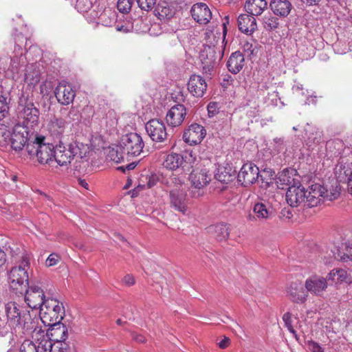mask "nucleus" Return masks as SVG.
<instances>
[{
    "label": "nucleus",
    "instance_id": "48",
    "mask_svg": "<svg viewBox=\"0 0 352 352\" xmlns=\"http://www.w3.org/2000/svg\"><path fill=\"white\" fill-rule=\"evenodd\" d=\"M283 320L285 324L287 327V329L289 331V332H291L292 333L295 335L296 331L294 329V327L292 325L291 314L289 312L285 313L283 316Z\"/></svg>",
    "mask_w": 352,
    "mask_h": 352
},
{
    "label": "nucleus",
    "instance_id": "47",
    "mask_svg": "<svg viewBox=\"0 0 352 352\" xmlns=\"http://www.w3.org/2000/svg\"><path fill=\"white\" fill-rule=\"evenodd\" d=\"M8 106L6 101V98L0 96V121L5 118L8 111Z\"/></svg>",
    "mask_w": 352,
    "mask_h": 352
},
{
    "label": "nucleus",
    "instance_id": "11",
    "mask_svg": "<svg viewBox=\"0 0 352 352\" xmlns=\"http://www.w3.org/2000/svg\"><path fill=\"white\" fill-rule=\"evenodd\" d=\"M25 301L32 309H40L45 302V297L43 290L36 285H28L25 287Z\"/></svg>",
    "mask_w": 352,
    "mask_h": 352
},
{
    "label": "nucleus",
    "instance_id": "18",
    "mask_svg": "<svg viewBox=\"0 0 352 352\" xmlns=\"http://www.w3.org/2000/svg\"><path fill=\"white\" fill-rule=\"evenodd\" d=\"M206 134L204 127L197 123L189 126L183 135V140L185 142L190 145H196L203 140Z\"/></svg>",
    "mask_w": 352,
    "mask_h": 352
},
{
    "label": "nucleus",
    "instance_id": "45",
    "mask_svg": "<svg viewBox=\"0 0 352 352\" xmlns=\"http://www.w3.org/2000/svg\"><path fill=\"white\" fill-rule=\"evenodd\" d=\"M134 0H118L117 3L118 10L122 13H129Z\"/></svg>",
    "mask_w": 352,
    "mask_h": 352
},
{
    "label": "nucleus",
    "instance_id": "52",
    "mask_svg": "<svg viewBox=\"0 0 352 352\" xmlns=\"http://www.w3.org/2000/svg\"><path fill=\"white\" fill-rule=\"evenodd\" d=\"M60 261V257L56 254H51L46 260V265L48 267L56 265Z\"/></svg>",
    "mask_w": 352,
    "mask_h": 352
},
{
    "label": "nucleus",
    "instance_id": "59",
    "mask_svg": "<svg viewBox=\"0 0 352 352\" xmlns=\"http://www.w3.org/2000/svg\"><path fill=\"white\" fill-rule=\"evenodd\" d=\"M170 181L172 183L175 184V188H177L178 186H182L184 184V179L177 177L176 175H173L170 178Z\"/></svg>",
    "mask_w": 352,
    "mask_h": 352
},
{
    "label": "nucleus",
    "instance_id": "16",
    "mask_svg": "<svg viewBox=\"0 0 352 352\" xmlns=\"http://www.w3.org/2000/svg\"><path fill=\"white\" fill-rule=\"evenodd\" d=\"M54 94L58 102L63 105L72 103L76 96V91L73 87L65 80L58 83Z\"/></svg>",
    "mask_w": 352,
    "mask_h": 352
},
{
    "label": "nucleus",
    "instance_id": "49",
    "mask_svg": "<svg viewBox=\"0 0 352 352\" xmlns=\"http://www.w3.org/2000/svg\"><path fill=\"white\" fill-rule=\"evenodd\" d=\"M146 179L148 180L146 182V184L145 185V184H140L138 185V187H141L142 188H143L146 186L148 188H151L153 187L154 186H155L158 182V177L155 175H152L149 176L148 177H146Z\"/></svg>",
    "mask_w": 352,
    "mask_h": 352
},
{
    "label": "nucleus",
    "instance_id": "23",
    "mask_svg": "<svg viewBox=\"0 0 352 352\" xmlns=\"http://www.w3.org/2000/svg\"><path fill=\"white\" fill-rule=\"evenodd\" d=\"M193 19L199 24H207L212 18V12L208 6L204 3L194 4L190 9Z\"/></svg>",
    "mask_w": 352,
    "mask_h": 352
},
{
    "label": "nucleus",
    "instance_id": "24",
    "mask_svg": "<svg viewBox=\"0 0 352 352\" xmlns=\"http://www.w3.org/2000/svg\"><path fill=\"white\" fill-rule=\"evenodd\" d=\"M188 89L193 96L202 97L207 89L206 80L199 75H192L188 82Z\"/></svg>",
    "mask_w": 352,
    "mask_h": 352
},
{
    "label": "nucleus",
    "instance_id": "32",
    "mask_svg": "<svg viewBox=\"0 0 352 352\" xmlns=\"http://www.w3.org/2000/svg\"><path fill=\"white\" fill-rule=\"evenodd\" d=\"M306 143L309 147L318 144L322 140V133L316 126L307 124L305 128Z\"/></svg>",
    "mask_w": 352,
    "mask_h": 352
},
{
    "label": "nucleus",
    "instance_id": "58",
    "mask_svg": "<svg viewBox=\"0 0 352 352\" xmlns=\"http://www.w3.org/2000/svg\"><path fill=\"white\" fill-rule=\"evenodd\" d=\"M19 61L18 56H14L10 61V67L13 72H17Z\"/></svg>",
    "mask_w": 352,
    "mask_h": 352
},
{
    "label": "nucleus",
    "instance_id": "38",
    "mask_svg": "<svg viewBox=\"0 0 352 352\" xmlns=\"http://www.w3.org/2000/svg\"><path fill=\"white\" fill-rule=\"evenodd\" d=\"M210 232H214V237L218 241L226 240L229 236V229L226 224L219 223L209 228Z\"/></svg>",
    "mask_w": 352,
    "mask_h": 352
},
{
    "label": "nucleus",
    "instance_id": "2",
    "mask_svg": "<svg viewBox=\"0 0 352 352\" xmlns=\"http://www.w3.org/2000/svg\"><path fill=\"white\" fill-rule=\"evenodd\" d=\"M89 153V147L83 143L75 141L68 144L67 147L62 143L56 146L54 162L60 166H66L72 160H82Z\"/></svg>",
    "mask_w": 352,
    "mask_h": 352
},
{
    "label": "nucleus",
    "instance_id": "46",
    "mask_svg": "<svg viewBox=\"0 0 352 352\" xmlns=\"http://www.w3.org/2000/svg\"><path fill=\"white\" fill-rule=\"evenodd\" d=\"M157 0H137L138 6L144 10H152L156 4Z\"/></svg>",
    "mask_w": 352,
    "mask_h": 352
},
{
    "label": "nucleus",
    "instance_id": "22",
    "mask_svg": "<svg viewBox=\"0 0 352 352\" xmlns=\"http://www.w3.org/2000/svg\"><path fill=\"white\" fill-rule=\"evenodd\" d=\"M307 193V206H317L324 199L325 188L320 184H312L305 190Z\"/></svg>",
    "mask_w": 352,
    "mask_h": 352
},
{
    "label": "nucleus",
    "instance_id": "50",
    "mask_svg": "<svg viewBox=\"0 0 352 352\" xmlns=\"http://www.w3.org/2000/svg\"><path fill=\"white\" fill-rule=\"evenodd\" d=\"M207 109L209 117H214L219 113V104L216 102H210L208 104Z\"/></svg>",
    "mask_w": 352,
    "mask_h": 352
},
{
    "label": "nucleus",
    "instance_id": "20",
    "mask_svg": "<svg viewBox=\"0 0 352 352\" xmlns=\"http://www.w3.org/2000/svg\"><path fill=\"white\" fill-rule=\"evenodd\" d=\"M327 286V278L318 275L311 276L306 280L305 283V287L307 292L319 296L323 294Z\"/></svg>",
    "mask_w": 352,
    "mask_h": 352
},
{
    "label": "nucleus",
    "instance_id": "43",
    "mask_svg": "<svg viewBox=\"0 0 352 352\" xmlns=\"http://www.w3.org/2000/svg\"><path fill=\"white\" fill-rule=\"evenodd\" d=\"M325 191L324 199L333 201L339 197L340 188L336 184L335 186H332L329 190L325 188Z\"/></svg>",
    "mask_w": 352,
    "mask_h": 352
},
{
    "label": "nucleus",
    "instance_id": "40",
    "mask_svg": "<svg viewBox=\"0 0 352 352\" xmlns=\"http://www.w3.org/2000/svg\"><path fill=\"white\" fill-rule=\"evenodd\" d=\"M126 156V154L122 153V151L120 148V145L116 146L113 148H109L107 158L110 161H113L116 163H120L124 157Z\"/></svg>",
    "mask_w": 352,
    "mask_h": 352
},
{
    "label": "nucleus",
    "instance_id": "35",
    "mask_svg": "<svg viewBox=\"0 0 352 352\" xmlns=\"http://www.w3.org/2000/svg\"><path fill=\"white\" fill-rule=\"evenodd\" d=\"M97 17L98 23L104 26L110 27L116 21V13L110 8H105Z\"/></svg>",
    "mask_w": 352,
    "mask_h": 352
},
{
    "label": "nucleus",
    "instance_id": "56",
    "mask_svg": "<svg viewBox=\"0 0 352 352\" xmlns=\"http://www.w3.org/2000/svg\"><path fill=\"white\" fill-rule=\"evenodd\" d=\"M309 348L312 352H323L321 346L317 342L314 341L309 342Z\"/></svg>",
    "mask_w": 352,
    "mask_h": 352
},
{
    "label": "nucleus",
    "instance_id": "61",
    "mask_svg": "<svg viewBox=\"0 0 352 352\" xmlns=\"http://www.w3.org/2000/svg\"><path fill=\"white\" fill-rule=\"evenodd\" d=\"M229 344L230 339L228 338L225 337L224 339L219 343V346L221 349H226L228 346Z\"/></svg>",
    "mask_w": 352,
    "mask_h": 352
},
{
    "label": "nucleus",
    "instance_id": "25",
    "mask_svg": "<svg viewBox=\"0 0 352 352\" xmlns=\"http://www.w3.org/2000/svg\"><path fill=\"white\" fill-rule=\"evenodd\" d=\"M185 157L179 153H172L166 155V158L163 162V166L168 170H176L181 168L182 170H185L186 168L189 167V164L186 162Z\"/></svg>",
    "mask_w": 352,
    "mask_h": 352
},
{
    "label": "nucleus",
    "instance_id": "13",
    "mask_svg": "<svg viewBox=\"0 0 352 352\" xmlns=\"http://www.w3.org/2000/svg\"><path fill=\"white\" fill-rule=\"evenodd\" d=\"M307 193L305 188L299 183L289 186L286 192V200L292 207H297L302 203L307 206Z\"/></svg>",
    "mask_w": 352,
    "mask_h": 352
},
{
    "label": "nucleus",
    "instance_id": "15",
    "mask_svg": "<svg viewBox=\"0 0 352 352\" xmlns=\"http://www.w3.org/2000/svg\"><path fill=\"white\" fill-rule=\"evenodd\" d=\"M19 106L21 108V113L24 119L32 123L37 122L39 110L34 106L32 98L28 96L23 94L19 98Z\"/></svg>",
    "mask_w": 352,
    "mask_h": 352
},
{
    "label": "nucleus",
    "instance_id": "26",
    "mask_svg": "<svg viewBox=\"0 0 352 352\" xmlns=\"http://www.w3.org/2000/svg\"><path fill=\"white\" fill-rule=\"evenodd\" d=\"M177 4L163 1L155 9V14L160 21H167L175 17L177 11Z\"/></svg>",
    "mask_w": 352,
    "mask_h": 352
},
{
    "label": "nucleus",
    "instance_id": "39",
    "mask_svg": "<svg viewBox=\"0 0 352 352\" xmlns=\"http://www.w3.org/2000/svg\"><path fill=\"white\" fill-rule=\"evenodd\" d=\"M11 131L10 126L0 122V147L7 149L9 146Z\"/></svg>",
    "mask_w": 352,
    "mask_h": 352
},
{
    "label": "nucleus",
    "instance_id": "8",
    "mask_svg": "<svg viewBox=\"0 0 352 352\" xmlns=\"http://www.w3.org/2000/svg\"><path fill=\"white\" fill-rule=\"evenodd\" d=\"M144 144L142 137L135 133L124 135L120 142V148L126 157L138 156L143 151Z\"/></svg>",
    "mask_w": 352,
    "mask_h": 352
},
{
    "label": "nucleus",
    "instance_id": "55",
    "mask_svg": "<svg viewBox=\"0 0 352 352\" xmlns=\"http://www.w3.org/2000/svg\"><path fill=\"white\" fill-rule=\"evenodd\" d=\"M217 178L223 183H228L232 180V176L231 175H223V173L217 174Z\"/></svg>",
    "mask_w": 352,
    "mask_h": 352
},
{
    "label": "nucleus",
    "instance_id": "14",
    "mask_svg": "<svg viewBox=\"0 0 352 352\" xmlns=\"http://www.w3.org/2000/svg\"><path fill=\"white\" fill-rule=\"evenodd\" d=\"M262 175L259 174L258 168L252 163H246L243 165L238 173V181L244 186L254 184Z\"/></svg>",
    "mask_w": 352,
    "mask_h": 352
},
{
    "label": "nucleus",
    "instance_id": "53",
    "mask_svg": "<svg viewBox=\"0 0 352 352\" xmlns=\"http://www.w3.org/2000/svg\"><path fill=\"white\" fill-rule=\"evenodd\" d=\"M66 118L67 120V123L70 122L71 121L78 120L79 118V115L78 113V111L75 108L72 107L70 109V110L69 111Z\"/></svg>",
    "mask_w": 352,
    "mask_h": 352
},
{
    "label": "nucleus",
    "instance_id": "64",
    "mask_svg": "<svg viewBox=\"0 0 352 352\" xmlns=\"http://www.w3.org/2000/svg\"><path fill=\"white\" fill-rule=\"evenodd\" d=\"M246 218L250 221H254L258 220V217H256V215L255 214L251 213V212H250L247 215Z\"/></svg>",
    "mask_w": 352,
    "mask_h": 352
},
{
    "label": "nucleus",
    "instance_id": "36",
    "mask_svg": "<svg viewBox=\"0 0 352 352\" xmlns=\"http://www.w3.org/2000/svg\"><path fill=\"white\" fill-rule=\"evenodd\" d=\"M253 213L256 215L258 220L264 221L272 215V210L263 203H256L253 207Z\"/></svg>",
    "mask_w": 352,
    "mask_h": 352
},
{
    "label": "nucleus",
    "instance_id": "21",
    "mask_svg": "<svg viewBox=\"0 0 352 352\" xmlns=\"http://www.w3.org/2000/svg\"><path fill=\"white\" fill-rule=\"evenodd\" d=\"M186 116V109L183 104H175L167 112L166 120L167 124L172 127L180 126Z\"/></svg>",
    "mask_w": 352,
    "mask_h": 352
},
{
    "label": "nucleus",
    "instance_id": "33",
    "mask_svg": "<svg viewBox=\"0 0 352 352\" xmlns=\"http://www.w3.org/2000/svg\"><path fill=\"white\" fill-rule=\"evenodd\" d=\"M267 3L265 0H248L245 5L246 12L253 16H258L267 8Z\"/></svg>",
    "mask_w": 352,
    "mask_h": 352
},
{
    "label": "nucleus",
    "instance_id": "30",
    "mask_svg": "<svg viewBox=\"0 0 352 352\" xmlns=\"http://www.w3.org/2000/svg\"><path fill=\"white\" fill-rule=\"evenodd\" d=\"M270 7L275 15L285 17L290 13L292 6L288 0H272Z\"/></svg>",
    "mask_w": 352,
    "mask_h": 352
},
{
    "label": "nucleus",
    "instance_id": "29",
    "mask_svg": "<svg viewBox=\"0 0 352 352\" xmlns=\"http://www.w3.org/2000/svg\"><path fill=\"white\" fill-rule=\"evenodd\" d=\"M237 22L239 30L246 34H252L257 28L256 19L251 14H240Z\"/></svg>",
    "mask_w": 352,
    "mask_h": 352
},
{
    "label": "nucleus",
    "instance_id": "42",
    "mask_svg": "<svg viewBox=\"0 0 352 352\" xmlns=\"http://www.w3.org/2000/svg\"><path fill=\"white\" fill-rule=\"evenodd\" d=\"M67 124V122L65 119L55 118L51 122V130L58 135H61L65 131Z\"/></svg>",
    "mask_w": 352,
    "mask_h": 352
},
{
    "label": "nucleus",
    "instance_id": "6",
    "mask_svg": "<svg viewBox=\"0 0 352 352\" xmlns=\"http://www.w3.org/2000/svg\"><path fill=\"white\" fill-rule=\"evenodd\" d=\"M223 55V51L219 47L204 46L199 55L204 73L209 76L212 75L214 67L219 64Z\"/></svg>",
    "mask_w": 352,
    "mask_h": 352
},
{
    "label": "nucleus",
    "instance_id": "4",
    "mask_svg": "<svg viewBox=\"0 0 352 352\" xmlns=\"http://www.w3.org/2000/svg\"><path fill=\"white\" fill-rule=\"evenodd\" d=\"M45 140V137H36L27 144L26 150L30 155H36L39 163L50 164L54 162L56 146Z\"/></svg>",
    "mask_w": 352,
    "mask_h": 352
},
{
    "label": "nucleus",
    "instance_id": "60",
    "mask_svg": "<svg viewBox=\"0 0 352 352\" xmlns=\"http://www.w3.org/2000/svg\"><path fill=\"white\" fill-rule=\"evenodd\" d=\"M274 142L276 143V148L278 150V151H280L283 150V139L280 138H276L274 139Z\"/></svg>",
    "mask_w": 352,
    "mask_h": 352
},
{
    "label": "nucleus",
    "instance_id": "34",
    "mask_svg": "<svg viewBox=\"0 0 352 352\" xmlns=\"http://www.w3.org/2000/svg\"><path fill=\"white\" fill-rule=\"evenodd\" d=\"M327 280L335 284L349 281L347 272L341 268L332 270L327 276Z\"/></svg>",
    "mask_w": 352,
    "mask_h": 352
},
{
    "label": "nucleus",
    "instance_id": "27",
    "mask_svg": "<svg viewBox=\"0 0 352 352\" xmlns=\"http://www.w3.org/2000/svg\"><path fill=\"white\" fill-rule=\"evenodd\" d=\"M170 200L172 207L177 211L185 214L187 210L186 195L183 190L172 189L170 192Z\"/></svg>",
    "mask_w": 352,
    "mask_h": 352
},
{
    "label": "nucleus",
    "instance_id": "54",
    "mask_svg": "<svg viewBox=\"0 0 352 352\" xmlns=\"http://www.w3.org/2000/svg\"><path fill=\"white\" fill-rule=\"evenodd\" d=\"M123 283L126 286H132L135 284V278L131 274H126L122 279Z\"/></svg>",
    "mask_w": 352,
    "mask_h": 352
},
{
    "label": "nucleus",
    "instance_id": "31",
    "mask_svg": "<svg viewBox=\"0 0 352 352\" xmlns=\"http://www.w3.org/2000/svg\"><path fill=\"white\" fill-rule=\"evenodd\" d=\"M244 64V56L241 52L236 51L230 56L227 62V67L231 73L236 74L243 69Z\"/></svg>",
    "mask_w": 352,
    "mask_h": 352
},
{
    "label": "nucleus",
    "instance_id": "1",
    "mask_svg": "<svg viewBox=\"0 0 352 352\" xmlns=\"http://www.w3.org/2000/svg\"><path fill=\"white\" fill-rule=\"evenodd\" d=\"M30 270V255L24 252L15 258L14 265L8 273L10 288L16 294H23L28 285L29 271Z\"/></svg>",
    "mask_w": 352,
    "mask_h": 352
},
{
    "label": "nucleus",
    "instance_id": "51",
    "mask_svg": "<svg viewBox=\"0 0 352 352\" xmlns=\"http://www.w3.org/2000/svg\"><path fill=\"white\" fill-rule=\"evenodd\" d=\"M243 51L247 53V56L251 57L255 53L256 47L250 42H245L243 46Z\"/></svg>",
    "mask_w": 352,
    "mask_h": 352
},
{
    "label": "nucleus",
    "instance_id": "63",
    "mask_svg": "<svg viewBox=\"0 0 352 352\" xmlns=\"http://www.w3.org/2000/svg\"><path fill=\"white\" fill-rule=\"evenodd\" d=\"M347 186H348V190L350 192V194L352 195V172L348 179Z\"/></svg>",
    "mask_w": 352,
    "mask_h": 352
},
{
    "label": "nucleus",
    "instance_id": "10",
    "mask_svg": "<svg viewBox=\"0 0 352 352\" xmlns=\"http://www.w3.org/2000/svg\"><path fill=\"white\" fill-rule=\"evenodd\" d=\"M189 179L191 182V193L192 197H198L202 195L200 190L211 180V175L206 169L193 170L190 173Z\"/></svg>",
    "mask_w": 352,
    "mask_h": 352
},
{
    "label": "nucleus",
    "instance_id": "9",
    "mask_svg": "<svg viewBox=\"0 0 352 352\" xmlns=\"http://www.w3.org/2000/svg\"><path fill=\"white\" fill-rule=\"evenodd\" d=\"M28 134L27 126L21 124H15L11 131L8 148L16 151H21L29 143L28 142Z\"/></svg>",
    "mask_w": 352,
    "mask_h": 352
},
{
    "label": "nucleus",
    "instance_id": "37",
    "mask_svg": "<svg viewBox=\"0 0 352 352\" xmlns=\"http://www.w3.org/2000/svg\"><path fill=\"white\" fill-rule=\"evenodd\" d=\"M335 258L343 261L352 259V244L343 243L340 248L334 253Z\"/></svg>",
    "mask_w": 352,
    "mask_h": 352
},
{
    "label": "nucleus",
    "instance_id": "5",
    "mask_svg": "<svg viewBox=\"0 0 352 352\" xmlns=\"http://www.w3.org/2000/svg\"><path fill=\"white\" fill-rule=\"evenodd\" d=\"M41 322L45 326L54 325L61 322L65 316V308L62 302L55 298H47L40 309Z\"/></svg>",
    "mask_w": 352,
    "mask_h": 352
},
{
    "label": "nucleus",
    "instance_id": "7",
    "mask_svg": "<svg viewBox=\"0 0 352 352\" xmlns=\"http://www.w3.org/2000/svg\"><path fill=\"white\" fill-rule=\"evenodd\" d=\"M18 312L19 316L17 318H19L20 327L17 328V333L24 334L44 333V331H42L41 327L39 326V323L41 322V315L39 317H37L36 315L32 316L30 312L25 310L20 305Z\"/></svg>",
    "mask_w": 352,
    "mask_h": 352
},
{
    "label": "nucleus",
    "instance_id": "62",
    "mask_svg": "<svg viewBox=\"0 0 352 352\" xmlns=\"http://www.w3.org/2000/svg\"><path fill=\"white\" fill-rule=\"evenodd\" d=\"M6 254L5 252L0 248V267H1L6 262Z\"/></svg>",
    "mask_w": 352,
    "mask_h": 352
},
{
    "label": "nucleus",
    "instance_id": "12",
    "mask_svg": "<svg viewBox=\"0 0 352 352\" xmlns=\"http://www.w3.org/2000/svg\"><path fill=\"white\" fill-rule=\"evenodd\" d=\"M148 135L155 142H163L167 139L168 134L164 123L157 119H152L145 124Z\"/></svg>",
    "mask_w": 352,
    "mask_h": 352
},
{
    "label": "nucleus",
    "instance_id": "44",
    "mask_svg": "<svg viewBox=\"0 0 352 352\" xmlns=\"http://www.w3.org/2000/svg\"><path fill=\"white\" fill-rule=\"evenodd\" d=\"M93 0H76V8L78 12H87L93 6Z\"/></svg>",
    "mask_w": 352,
    "mask_h": 352
},
{
    "label": "nucleus",
    "instance_id": "57",
    "mask_svg": "<svg viewBox=\"0 0 352 352\" xmlns=\"http://www.w3.org/2000/svg\"><path fill=\"white\" fill-rule=\"evenodd\" d=\"M131 334L133 340L135 342L139 343H144L146 342V338L143 335L138 334L136 332H131Z\"/></svg>",
    "mask_w": 352,
    "mask_h": 352
},
{
    "label": "nucleus",
    "instance_id": "28",
    "mask_svg": "<svg viewBox=\"0 0 352 352\" xmlns=\"http://www.w3.org/2000/svg\"><path fill=\"white\" fill-rule=\"evenodd\" d=\"M48 327L47 336L50 337L48 339L50 341L60 342H64L67 338V328L61 322Z\"/></svg>",
    "mask_w": 352,
    "mask_h": 352
},
{
    "label": "nucleus",
    "instance_id": "3",
    "mask_svg": "<svg viewBox=\"0 0 352 352\" xmlns=\"http://www.w3.org/2000/svg\"><path fill=\"white\" fill-rule=\"evenodd\" d=\"M19 305L14 301L7 302L4 311H0V336H6L10 332L17 333L19 323Z\"/></svg>",
    "mask_w": 352,
    "mask_h": 352
},
{
    "label": "nucleus",
    "instance_id": "19",
    "mask_svg": "<svg viewBox=\"0 0 352 352\" xmlns=\"http://www.w3.org/2000/svg\"><path fill=\"white\" fill-rule=\"evenodd\" d=\"M305 285L300 281L292 282L287 288V296L295 303H304L307 300L308 292Z\"/></svg>",
    "mask_w": 352,
    "mask_h": 352
},
{
    "label": "nucleus",
    "instance_id": "41",
    "mask_svg": "<svg viewBox=\"0 0 352 352\" xmlns=\"http://www.w3.org/2000/svg\"><path fill=\"white\" fill-rule=\"evenodd\" d=\"M279 25L278 19L272 14L265 15L263 18V25L265 30L272 31L278 28Z\"/></svg>",
    "mask_w": 352,
    "mask_h": 352
},
{
    "label": "nucleus",
    "instance_id": "17",
    "mask_svg": "<svg viewBox=\"0 0 352 352\" xmlns=\"http://www.w3.org/2000/svg\"><path fill=\"white\" fill-rule=\"evenodd\" d=\"M52 343L48 338L37 339L36 342L25 340L21 344L19 352H52Z\"/></svg>",
    "mask_w": 352,
    "mask_h": 352
}]
</instances>
